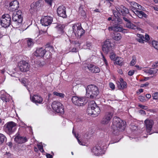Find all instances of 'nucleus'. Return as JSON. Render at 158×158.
Instances as JSON below:
<instances>
[{
    "instance_id": "obj_1",
    "label": "nucleus",
    "mask_w": 158,
    "mask_h": 158,
    "mask_svg": "<svg viewBox=\"0 0 158 158\" xmlns=\"http://www.w3.org/2000/svg\"><path fill=\"white\" fill-rule=\"evenodd\" d=\"M111 127L113 134L118 135L120 132L125 129L126 126L124 122L120 118L114 117L113 118V124Z\"/></svg>"
},
{
    "instance_id": "obj_2",
    "label": "nucleus",
    "mask_w": 158,
    "mask_h": 158,
    "mask_svg": "<svg viewBox=\"0 0 158 158\" xmlns=\"http://www.w3.org/2000/svg\"><path fill=\"white\" fill-rule=\"evenodd\" d=\"M87 112L89 114H93L96 116H98L100 113V108L97 106L95 102L92 101H90L89 103Z\"/></svg>"
},
{
    "instance_id": "obj_3",
    "label": "nucleus",
    "mask_w": 158,
    "mask_h": 158,
    "mask_svg": "<svg viewBox=\"0 0 158 158\" xmlns=\"http://www.w3.org/2000/svg\"><path fill=\"white\" fill-rule=\"evenodd\" d=\"M86 96L88 98H95L99 93L98 88L96 85H88L86 89Z\"/></svg>"
},
{
    "instance_id": "obj_4",
    "label": "nucleus",
    "mask_w": 158,
    "mask_h": 158,
    "mask_svg": "<svg viewBox=\"0 0 158 158\" xmlns=\"http://www.w3.org/2000/svg\"><path fill=\"white\" fill-rule=\"evenodd\" d=\"M5 132L10 135L15 132L16 129V124L12 121L7 123L4 126Z\"/></svg>"
},
{
    "instance_id": "obj_5",
    "label": "nucleus",
    "mask_w": 158,
    "mask_h": 158,
    "mask_svg": "<svg viewBox=\"0 0 158 158\" xmlns=\"http://www.w3.org/2000/svg\"><path fill=\"white\" fill-rule=\"evenodd\" d=\"M11 23L10 15L9 14L3 15L1 19V24L2 27L6 28L10 26Z\"/></svg>"
},
{
    "instance_id": "obj_6",
    "label": "nucleus",
    "mask_w": 158,
    "mask_h": 158,
    "mask_svg": "<svg viewBox=\"0 0 158 158\" xmlns=\"http://www.w3.org/2000/svg\"><path fill=\"white\" fill-rule=\"evenodd\" d=\"M52 106L54 110L57 113H60L61 114H64L63 106L60 102L54 101L53 102Z\"/></svg>"
},
{
    "instance_id": "obj_7",
    "label": "nucleus",
    "mask_w": 158,
    "mask_h": 158,
    "mask_svg": "<svg viewBox=\"0 0 158 158\" xmlns=\"http://www.w3.org/2000/svg\"><path fill=\"white\" fill-rule=\"evenodd\" d=\"M13 23H12L16 27H17L22 22V17L21 15L16 13H14L12 17Z\"/></svg>"
},
{
    "instance_id": "obj_8",
    "label": "nucleus",
    "mask_w": 158,
    "mask_h": 158,
    "mask_svg": "<svg viewBox=\"0 0 158 158\" xmlns=\"http://www.w3.org/2000/svg\"><path fill=\"white\" fill-rule=\"evenodd\" d=\"M18 66L19 70L23 72L28 71L30 67L29 64L26 61L23 60L20 61L19 62Z\"/></svg>"
},
{
    "instance_id": "obj_9",
    "label": "nucleus",
    "mask_w": 158,
    "mask_h": 158,
    "mask_svg": "<svg viewBox=\"0 0 158 158\" xmlns=\"http://www.w3.org/2000/svg\"><path fill=\"white\" fill-rule=\"evenodd\" d=\"M113 114V113L111 112H106L101 121V123L102 124H108L112 117Z\"/></svg>"
},
{
    "instance_id": "obj_10",
    "label": "nucleus",
    "mask_w": 158,
    "mask_h": 158,
    "mask_svg": "<svg viewBox=\"0 0 158 158\" xmlns=\"http://www.w3.org/2000/svg\"><path fill=\"white\" fill-rule=\"evenodd\" d=\"M102 48L103 52L106 54H107L112 50L111 42L109 40H107L104 42Z\"/></svg>"
},
{
    "instance_id": "obj_11",
    "label": "nucleus",
    "mask_w": 158,
    "mask_h": 158,
    "mask_svg": "<svg viewBox=\"0 0 158 158\" xmlns=\"http://www.w3.org/2000/svg\"><path fill=\"white\" fill-rule=\"evenodd\" d=\"M145 124L146 128V131L148 134L151 135L153 132H151L152 128L154 122L152 120L149 119H147L144 121Z\"/></svg>"
},
{
    "instance_id": "obj_12",
    "label": "nucleus",
    "mask_w": 158,
    "mask_h": 158,
    "mask_svg": "<svg viewBox=\"0 0 158 158\" xmlns=\"http://www.w3.org/2000/svg\"><path fill=\"white\" fill-rule=\"evenodd\" d=\"M15 141L16 143L19 144L24 143L27 141V139L26 137L21 136L19 132L17 133L15 136Z\"/></svg>"
},
{
    "instance_id": "obj_13",
    "label": "nucleus",
    "mask_w": 158,
    "mask_h": 158,
    "mask_svg": "<svg viewBox=\"0 0 158 158\" xmlns=\"http://www.w3.org/2000/svg\"><path fill=\"white\" fill-rule=\"evenodd\" d=\"M83 98H79L76 96H73L71 98L73 103L77 106H81L84 104Z\"/></svg>"
},
{
    "instance_id": "obj_14",
    "label": "nucleus",
    "mask_w": 158,
    "mask_h": 158,
    "mask_svg": "<svg viewBox=\"0 0 158 158\" xmlns=\"http://www.w3.org/2000/svg\"><path fill=\"white\" fill-rule=\"evenodd\" d=\"M52 20L53 18L52 17L47 16H44V18L41 19V22L43 25L47 26L51 24Z\"/></svg>"
},
{
    "instance_id": "obj_15",
    "label": "nucleus",
    "mask_w": 158,
    "mask_h": 158,
    "mask_svg": "<svg viewBox=\"0 0 158 158\" xmlns=\"http://www.w3.org/2000/svg\"><path fill=\"white\" fill-rule=\"evenodd\" d=\"M57 11L59 16L63 18L66 17V8L64 6H62L58 7L57 9Z\"/></svg>"
},
{
    "instance_id": "obj_16",
    "label": "nucleus",
    "mask_w": 158,
    "mask_h": 158,
    "mask_svg": "<svg viewBox=\"0 0 158 158\" xmlns=\"http://www.w3.org/2000/svg\"><path fill=\"white\" fill-rule=\"evenodd\" d=\"M9 10L13 11L17 10L19 7V4L17 0H14L10 3Z\"/></svg>"
},
{
    "instance_id": "obj_17",
    "label": "nucleus",
    "mask_w": 158,
    "mask_h": 158,
    "mask_svg": "<svg viewBox=\"0 0 158 158\" xmlns=\"http://www.w3.org/2000/svg\"><path fill=\"white\" fill-rule=\"evenodd\" d=\"M46 52V50L43 48H38L34 53V55L37 57H42Z\"/></svg>"
},
{
    "instance_id": "obj_18",
    "label": "nucleus",
    "mask_w": 158,
    "mask_h": 158,
    "mask_svg": "<svg viewBox=\"0 0 158 158\" xmlns=\"http://www.w3.org/2000/svg\"><path fill=\"white\" fill-rule=\"evenodd\" d=\"M52 25L59 33H61L64 32V29L65 27L64 24H61L58 23H52Z\"/></svg>"
},
{
    "instance_id": "obj_19",
    "label": "nucleus",
    "mask_w": 158,
    "mask_h": 158,
    "mask_svg": "<svg viewBox=\"0 0 158 158\" xmlns=\"http://www.w3.org/2000/svg\"><path fill=\"white\" fill-rule=\"evenodd\" d=\"M87 67L91 72L93 73H98L100 71L99 67L91 64H88Z\"/></svg>"
},
{
    "instance_id": "obj_20",
    "label": "nucleus",
    "mask_w": 158,
    "mask_h": 158,
    "mask_svg": "<svg viewBox=\"0 0 158 158\" xmlns=\"http://www.w3.org/2000/svg\"><path fill=\"white\" fill-rule=\"evenodd\" d=\"M42 2V0H39L31 4V10H33L34 11L36 10L38 8H39L40 6V3Z\"/></svg>"
},
{
    "instance_id": "obj_21",
    "label": "nucleus",
    "mask_w": 158,
    "mask_h": 158,
    "mask_svg": "<svg viewBox=\"0 0 158 158\" xmlns=\"http://www.w3.org/2000/svg\"><path fill=\"white\" fill-rule=\"evenodd\" d=\"M32 101L36 104H41L43 99L42 97L38 95H34L31 98Z\"/></svg>"
},
{
    "instance_id": "obj_22",
    "label": "nucleus",
    "mask_w": 158,
    "mask_h": 158,
    "mask_svg": "<svg viewBox=\"0 0 158 158\" xmlns=\"http://www.w3.org/2000/svg\"><path fill=\"white\" fill-rule=\"evenodd\" d=\"M108 29L110 31H122L125 29H123L121 26L118 25H116L113 27H109Z\"/></svg>"
},
{
    "instance_id": "obj_23",
    "label": "nucleus",
    "mask_w": 158,
    "mask_h": 158,
    "mask_svg": "<svg viewBox=\"0 0 158 158\" xmlns=\"http://www.w3.org/2000/svg\"><path fill=\"white\" fill-rule=\"evenodd\" d=\"M81 27V24L79 23H76L73 25L72 30L75 35H76Z\"/></svg>"
},
{
    "instance_id": "obj_24",
    "label": "nucleus",
    "mask_w": 158,
    "mask_h": 158,
    "mask_svg": "<svg viewBox=\"0 0 158 158\" xmlns=\"http://www.w3.org/2000/svg\"><path fill=\"white\" fill-rule=\"evenodd\" d=\"M102 149L99 146L94 147L92 150V151L94 153L96 156H98L101 154Z\"/></svg>"
},
{
    "instance_id": "obj_25",
    "label": "nucleus",
    "mask_w": 158,
    "mask_h": 158,
    "mask_svg": "<svg viewBox=\"0 0 158 158\" xmlns=\"http://www.w3.org/2000/svg\"><path fill=\"white\" fill-rule=\"evenodd\" d=\"M126 25L127 27L131 29L139 30L140 29L138 27L136 26L132 23L130 21L128 23H127L126 24Z\"/></svg>"
},
{
    "instance_id": "obj_26",
    "label": "nucleus",
    "mask_w": 158,
    "mask_h": 158,
    "mask_svg": "<svg viewBox=\"0 0 158 158\" xmlns=\"http://www.w3.org/2000/svg\"><path fill=\"white\" fill-rule=\"evenodd\" d=\"M135 14L140 18H142L143 17L146 18L147 15L143 12L142 11L135 10Z\"/></svg>"
},
{
    "instance_id": "obj_27",
    "label": "nucleus",
    "mask_w": 158,
    "mask_h": 158,
    "mask_svg": "<svg viewBox=\"0 0 158 158\" xmlns=\"http://www.w3.org/2000/svg\"><path fill=\"white\" fill-rule=\"evenodd\" d=\"M119 10L123 15L129 13V10L123 6H121Z\"/></svg>"
},
{
    "instance_id": "obj_28",
    "label": "nucleus",
    "mask_w": 158,
    "mask_h": 158,
    "mask_svg": "<svg viewBox=\"0 0 158 158\" xmlns=\"http://www.w3.org/2000/svg\"><path fill=\"white\" fill-rule=\"evenodd\" d=\"M76 35V36L78 38H80L85 33V31L81 27L79 30Z\"/></svg>"
},
{
    "instance_id": "obj_29",
    "label": "nucleus",
    "mask_w": 158,
    "mask_h": 158,
    "mask_svg": "<svg viewBox=\"0 0 158 158\" xmlns=\"http://www.w3.org/2000/svg\"><path fill=\"white\" fill-rule=\"evenodd\" d=\"M117 84L118 88L121 89H124L127 87V84L126 82L119 83V81H118L117 83Z\"/></svg>"
},
{
    "instance_id": "obj_30",
    "label": "nucleus",
    "mask_w": 158,
    "mask_h": 158,
    "mask_svg": "<svg viewBox=\"0 0 158 158\" xmlns=\"http://www.w3.org/2000/svg\"><path fill=\"white\" fill-rule=\"evenodd\" d=\"M122 38L121 35L119 33H116L114 35L113 38L116 41H119Z\"/></svg>"
},
{
    "instance_id": "obj_31",
    "label": "nucleus",
    "mask_w": 158,
    "mask_h": 158,
    "mask_svg": "<svg viewBox=\"0 0 158 158\" xmlns=\"http://www.w3.org/2000/svg\"><path fill=\"white\" fill-rule=\"evenodd\" d=\"M79 13L84 18H85L86 17L85 11L81 7L79 8Z\"/></svg>"
},
{
    "instance_id": "obj_32",
    "label": "nucleus",
    "mask_w": 158,
    "mask_h": 158,
    "mask_svg": "<svg viewBox=\"0 0 158 158\" xmlns=\"http://www.w3.org/2000/svg\"><path fill=\"white\" fill-rule=\"evenodd\" d=\"M6 140V138L5 136L2 134L0 133V144H2Z\"/></svg>"
},
{
    "instance_id": "obj_33",
    "label": "nucleus",
    "mask_w": 158,
    "mask_h": 158,
    "mask_svg": "<svg viewBox=\"0 0 158 158\" xmlns=\"http://www.w3.org/2000/svg\"><path fill=\"white\" fill-rule=\"evenodd\" d=\"M53 95L58 96L60 98H64L65 96L64 94L62 93H59L57 92H54L53 93Z\"/></svg>"
},
{
    "instance_id": "obj_34",
    "label": "nucleus",
    "mask_w": 158,
    "mask_h": 158,
    "mask_svg": "<svg viewBox=\"0 0 158 158\" xmlns=\"http://www.w3.org/2000/svg\"><path fill=\"white\" fill-rule=\"evenodd\" d=\"M147 73H149L150 75L154 74L156 73V71L154 69H150L149 70H147L145 72Z\"/></svg>"
},
{
    "instance_id": "obj_35",
    "label": "nucleus",
    "mask_w": 158,
    "mask_h": 158,
    "mask_svg": "<svg viewBox=\"0 0 158 158\" xmlns=\"http://www.w3.org/2000/svg\"><path fill=\"white\" fill-rule=\"evenodd\" d=\"M121 60L122 59L121 57H118L116 60V63L120 66H122L123 64V63Z\"/></svg>"
},
{
    "instance_id": "obj_36",
    "label": "nucleus",
    "mask_w": 158,
    "mask_h": 158,
    "mask_svg": "<svg viewBox=\"0 0 158 158\" xmlns=\"http://www.w3.org/2000/svg\"><path fill=\"white\" fill-rule=\"evenodd\" d=\"M73 133L75 135V137L77 139V140L78 141V143L80 145H84V143L82 142L81 141H80V139H79V138L78 137V136H77V135H76V134L74 132V131H73Z\"/></svg>"
},
{
    "instance_id": "obj_37",
    "label": "nucleus",
    "mask_w": 158,
    "mask_h": 158,
    "mask_svg": "<svg viewBox=\"0 0 158 158\" xmlns=\"http://www.w3.org/2000/svg\"><path fill=\"white\" fill-rule=\"evenodd\" d=\"M153 46L156 49L158 50V42L156 41H153L152 42Z\"/></svg>"
},
{
    "instance_id": "obj_38",
    "label": "nucleus",
    "mask_w": 158,
    "mask_h": 158,
    "mask_svg": "<svg viewBox=\"0 0 158 158\" xmlns=\"http://www.w3.org/2000/svg\"><path fill=\"white\" fill-rule=\"evenodd\" d=\"M131 6L133 8H137V6H138V3L134 2H129Z\"/></svg>"
},
{
    "instance_id": "obj_39",
    "label": "nucleus",
    "mask_w": 158,
    "mask_h": 158,
    "mask_svg": "<svg viewBox=\"0 0 158 158\" xmlns=\"http://www.w3.org/2000/svg\"><path fill=\"white\" fill-rule=\"evenodd\" d=\"M1 99L3 101L6 102L8 101V99L6 98L5 95L3 94L0 97Z\"/></svg>"
},
{
    "instance_id": "obj_40",
    "label": "nucleus",
    "mask_w": 158,
    "mask_h": 158,
    "mask_svg": "<svg viewBox=\"0 0 158 158\" xmlns=\"http://www.w3.org/2000/svg\"><path fill=\"white\" fill-rule=\"evenodd\" d=\"M136 63V59L135 57H133V59L130 62V65L131 66H133Z\"/></svg>"
},
{
    "instance_id": "obj_41",
    "label": "nucleus",
    "mask_w": 158,
    "mask_h": 158,
    "mask_svg": "<svg viewBox=\"0 0 158 158\" xmlns=\"http://www.w3.org/2000/svg\"><path fill=\"white\" fill-rule=\"evenodd\" d=\"M46 48L47 49V50H48L49 52H51L53 51V47L52 46L49 45L46 47Z\"/></svg>"
},
{
    "instance_id": "obj_42",
    "label": "nucleus",
    "mask_w": 158,
    "mask_h": 158,
    "mask_svg": "<svg viewBox=\"0 0 158 158\" xmlns=\"http://www.w3.org/2000/svg\"><path fill=\"white\" fill-rule=\"evenodd\" d=\"M27 44L28 46L30 47L33 45V42H32L31 39H29L27 40Z\"/></svg>"
},
{
    "instance_id": "obj_43",
    "label": "nucleus",
    "mask_w": 158,
    "mask_h": 158,
    "mask_svg": "<svg viewBox=\"0 0 158 158\" xmlns=\"http://www.w3.org/2000/svg\"><path fill=\"white\" fill-rule=\"evenodd\" d=\"M27 80L26 78H22L20 80L21 83L25 86H26V85Z\"/></svg>"
},
{
    "instance_id": "obj_44",
    "label": "nucleus",
    "mask_w": 158,
    "mask_h": 158,
    "mask_svg": "<svg viewBox=\"0 0 158 158\" xmlns=\"http://www.w3.org/2000/svg\"><path fill=\"white\" fill-rule=\"evenodd\" d=\"M152 97L154 99H158V93H154L152 95Z\"/></svg>"
},
{
    "instance_id": "obj_45",
    "label": "nucleus",
    "mask_w": 158,
    "mask_h": 158,
    "mask_svg": "<svg viewBox=\"0 0 158 158\" xmlns=\"http://www.w3.org/2000/svg\"><path fill=\"white\" fill-rule=\"evenodd\" d=\"M37 146L39 149L40 150V151L41 152H44L43 146L41 145H38Z\"/></svg>"
},
{
    "instance_id": "obj_46",
    "label": "nucleus",
    "mask_w": 158,
    "mask_h": 158,
    "mask_svg": "<svg viewBox=\"0 0 158 158\" xmlns=\"http://www.w3.org/2000/svg\"><path fill=\"white\" fill-rule=\"evenodd\" d=\"M139 99L140 101L142 102H144L146 101L145 97L141 96H139Z\"/></svg>"
},
{
    "instance_id": "obj_47",
    "label": "nucleus",
    "mask_w": 158,
    "mask_h": 158,
    "mask_svg": "<svg viewBox=\"0 0 158 158\" xmlns=\"http://www.w3.org/2000/svg\"><path fill=\"white\" fill-rule=\"evenodd\" d=\"M137 10H143L144 9V8L143 7H142L140 5L138 4V6H137Z\"/></svg>"
},
{
    "instance_id": "obj_48",
    "label": "nucleus",
    "mask_w": 158,
    "mask_h": 158,
    "mask_svg": "<svg viewBox=\"0 0 158 158\" xmlns=\"http://www.w3.org/2000/svg\"><path fill=\"white\" fill-rule=\"evenodd\" d=\"M77 49L75 48H69V52H77Z\"/></svg>"
},
{
    "instance_id": "obj_49",
    "label": "nucleus",
    "mask_w": 158,
    "mask_h": 158,
    "mask_svg": "<svg viewBox=\"0 0 158 158\" xmlns=\"http://www.w3.org/2000/svg\"><path fill=\"white\" fill-rule=\"evenodd\" d=\"M45 2L49 5L52 6V2L53 0H44Z\"/></svg>"
},
{
    "instance_id": "obj_50",
    "label": "nucleus",
    "mask_w": 158,
    "mask_h": 158,
    "mask_svg": "<svg viewBox=\"0 0 158 158\" xmlns=\"http://www.w3.org/2000/svg\"><path fill=\"white\" fill-rule=\"evenodd\" d=\"M115 54L114 53H111L110 56V57L111 60H114L115 59Z\"/></svg>"
},
{
    "instance_id": "obj_51",
    "label": "nucleus",
    "mask_w": 158,
    "mask_h": 158,
    "mask_svg": "<svg viewBox=\"0 0 158 158\" xmlns=\"http://www.w3.org/2000/svg\"><path fill=\"white\" fill-rule=\"evenodd\" d=\"M38 66L40 67H42L45 65L44 62H38Z\"/></svg>"
},
{
    "instance_id": "obj_52",
    "label": "nucleus",
    "mask_w": 158,
    "mask_h": 158,
    "mask_svg": "<svg viewBox=\"0 0 158 158\" xmlns=\"http://www.w3.org/2000/svg\"><path fill=\"white\" fill-rule=\"evenodd\" d=\"M134 72H135L134 70H130V71H129L128 72V74L129 76H131L133 75V74L134 73Z\"/></svg>"
},
{
    "instance_id": "obj_53",
    "label": "nucleus",
    "mask_w": 158,
    "mask_h": 158,
    "mask_svg": "<svg viewBox=\"0 0 158 158\" xmlns=\"http://www.w3.org/2000/svg\"><path fill=\"white\" fill-rule=\"evenodd\" d=\"M86 48H88L89 49H90L91 48V43H87L86 44Z\"/></svg>"
},
{
    "instance_id": "obj_54",
    "label": "nucleus",
    "mask_w": 158,
    "mask_h": 158,
    "mask_svg": "<svg viewBox=\"0 0 158 158\" xmlns=\"http://www.w3.org/2000/svg\"><path fill=\"white\" fill-rule=\"evenodd\" d=\"M46 32H47V31H43L42 30H40L39 31V35H41L40 37H42V36H43L42 34L43 33L45 34Z\"/></svg>"
},
{
    "instance_id": "obj_55",
    "label": "nucleus",
    "mask_w": 158,
    "mask_h": 158,
    "mask_svg": "<svg viewBox=\"0 0 158 158\" xmlns=\"http://www.w3.org/2000/svg\"><path fill=\"white\" fill-rule=\"evenodd\" d=\"M109 86L112 89H114L115 88V86L112 83H109Z\"/></svg>"
},
{
    "instance_id": "obj_56",
    "label": "nucleus",
    "mask_w": 158,
    "mask_h": 158,
    "mask_svg": "<svg viewBox=\"0 0 158 158\" xmlns=\"http://www.w3.org/2000/svg\"><path fill=\"white\" fill-rule=\"evenodd\" d=\"M118 13V12H117L116 10H113V15H114V16L116 17L117 16H118V15H117Z\"/></svg>"
},
{
    "instance_id": "obj_57",
    "label": "nucleus",
    "mask_w": 158,
    "mask_h": 158,
    "mask_svg": "<svg viewBox=\"0 0 158 158\" xmlns=\"http://www.w3.org/2000/svg\"><path fill=\"white\" fill-rule=\"evenodd\" d=\"M137 35L138 37L140 39H144V36L141 34H138Z\"/></svg>"
},
{
    "instance_id": "obj_58",
    "label": "nucleus",
    "mask_w": 158,
    "mask_h": 158,
    "mask_svg": "<svg viewBox=\"0 0 158 158\" xmlns=\"http://www.w3.org/2000/svg\"><path fill=\"white\" fill-rule=\"evenodd\" d=\"M139 106L142 109H146L147 107L145 106L142 105H139Z\"/></svg>"
},
{
    "instance_id": "obj_59",
    "label": "nucleus",
    "mask_w": 158,
    "mask_h": 158,
    "mask_svg": "<svg viewBox=\"0 0 158 158\" xmlns=\"http://www.w3.org/2000/svg\"><path fill=\"white\" fill-rule=\"evenodd\" d=\"M145 39L148 41L149 40V36L148 35L146 34L145 35Z\"/></svg>"
},
{
    "instance_id": "obj_60",
    "label": "nucleus",
    "mask_w": 158,
    "mask_h": 158,
    "mask_svg": "<svg viewBox=\"0 0 158 158\" xmlns=\"http://www.w3.org/2000/svg\"><path fill=\"white\" fill-rule=\"evenodd\" d=\"M139 112L141 114H144V115H145L146 114L145 111L144 110H140L139 111Z\"/></svg>"
},
{
    "instance_id": "obj_61",
    "label": "nucleus",
    "mask_w": 158,
    "mask_h": 158,
    "mask_svg": "<svg viewBox=\"0 0 158 158\" xmlns=\"http://www.w3.org/2000/svg\"><path fill=\"white\" fill-rule=\"evenodd\" d=\"M123 19L127 23H128V22H130V21L129 19H127L126 18V17H123Z\"/></svg>"
},
{
    "instance_id": "obj_62",
    "label": "nucleus",
    "mask_w": 158,
    "mask_h": 158,
    "mask_svg": "<svg viewBox=\"0 0 158 158\" xmlns=\"http://www.w3.org/2000/svg\"><path fill=\"white\" fill-rule=\"evenodd\" d=\"M143 39H137V40L138 41H139V42L140 43H143V41H144Z\"/></svg>"
},
{
    "instance_id": "obj_63",
    "label": "nucleus",
    "mask_w": 158,
    "mask_h": 158,
    "mask_svg": "<svg viewBox=\"0 0 158 158\" xmlns=\"http://www.w3.org/2000/svg\"><path fill=\"white\" fill-rule=\"evenodd\" d=\"M46 156L47 158H52V156L50 154H47L46 155Z\"/></svg>"
},
{
    "instance_id": "obj_64",
    "label": "nucleus",
    "mask_w": 158,
    "mask_h": 158,
    "mask_svg": "<svg viewBox=\"0 0 158 158\" xmlns=\"http://www.w3.org/2000/svg\"><path fill=\"white\" fill-rule=\"evenodd\" d=\"M146 97L148 99L150 98L151 97V95L149 94H147L146 95Z\"/></svg>"
}]
</instances>
